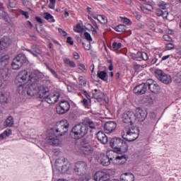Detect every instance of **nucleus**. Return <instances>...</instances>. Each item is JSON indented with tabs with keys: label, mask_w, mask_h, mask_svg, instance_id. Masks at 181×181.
Here are the masks:
<instances>
[{
	"label": "nucleus",
	"mask_w": 181,
	"mask_h": 181,
	"mask_svg": "<svg viewBox=\"0 0 181 181\" xmlns=\"http://www.w3.org/2000/svg\"><path fill=\"white\" fill-rule=\"evenodd\" d=\"M141 59H143L145 61L148 60V59H149V57H148V54L144 52H142Z\"/></svg>",
	"instance_id": "5fc2aeb1"
},
{
	"label": "nucleus",
	"mask_w": 181,
	"mask_h": 181,
	"mask_svg": "<svg viewBox=\"0 0 181 181\" xmlns=\"http://www.w3.org/2000/svg\"><path fill=\"white\" fill-rule=\"evenodd\" d=\"M166 47L168 50H172V49L175 48V45L172 43H168L166 45Z\"/></svg>",
	"instance_id": "6e6d98bb"
},
{
	"label": "nucleus",
	"mask_w": 181,
	"mask_h": 181,
	"mask_svg": "<svg viewBox=\"0 0 181 181\" xmlns=\"http://www.w3.org/2000/svg\"><path fill=\"white\" fill-rule=\"evenodd\" d=\"M155 83H156V81L152 79H148L146 83H144V84L146 85V88H148V87L149 88L150 86H153V84H155Z\"/></svg>",
	"instance_id": "79ce46f5"
},
{
	"label": "nucleus",
	"mask_w": 181,
	"mask_h": 181,
	"mask_svg": "<svg viewBox=\"0 0 181 181\" xmlns=\"http://www.w3.org/2000/svg\"><path fill=\"white\" fill-rule=\"evenodd\" d=\"M63 166V161H62V160L60 159H57L55 161V168L57 170H59V172H60V170H62V168Z\"/></svg>",
	"instance_id": "f704fd0d"
},
{
	"label": "nucleus",
	"mask_w": 181,
	"mask_h": 181,
	"mask_svg": "<svg viewBox=\"0 0 181 181\" xmlns=\"http://www.w3.org/2000/svg\"><path fill=\"white\" fill-rule=\"evenodd\" d=\"M148 90L146 88V84L145 83H142L134 87L133 91L134 94H138L139 95H142V94H145Z\"/></svg>",
	"instance_id": "2eb2a0df"
},
{
	"label": "nucleus",
	"mask_w": 181,
	"mask_h": 181,
	"mask_svg": "<svg viewBox=\"0 0 181 181\" xmlns=\"http://www.w3.org/2000/svg\"><path fill=\"white\" fill-rule=\"evenodd\" d=\"M47 70H49V71H50V73H52L53 76H55L56 78H60L59 77V75L57 74V72L55 71L54 69H53L52 67H50L49 66H47Z\"/></svg>",
	"instance_id": "ea45409f"
},
{
	"label": "nucleus",
	"mask_w": 181,
	"mask_h": 181,
	"mask_svg": "<svg viewBox=\"0 0 181 181\" xmlns=\"http://www.w3.org/2000/svg\"><path fill=\"white\" fill-rule=\"evenodd\" d=\"M84 30V28L80 23H78L76 25V29H74V31L76 32V33H81Z\"/></svg>",
	"instance_id": "a19ab883"
},
{
	"label": "nucleus",
	"mask_w": 181,
	"mask_h": 181,
	"mask_svg": "<svg viewBox=\"0 0 181 181\" xmlns=\"http://www.w3.org/2000/svg\"><path fill=\"white\" fill-rule=\"evenodd\" d=\"M97 76L98 78H100V80H103V81H107V76H108V74L105 71H98Z\"/></svg>",
	"instance_id": "c85d7f7f"
},
{
	"label": "nucleus",
	"mask_w": 181,
	"mask_h": 181,
	"mask_svg": "<svg viewBox=\"0 0 181 181\" xmlns=\"http://www.w3.org/2000/svg\"><path fill=\"white\" fill-rule=\"evenodd\" d=\"M11 135H12V129H6L0 134V140L2 141V139H5L6 137L11 136Z\"/></svg>",
	"instance_id": "c756f323"
},
{
	"label": "nucleus",
	"mask_w": 181,
	"mask_h": 181,
	"mask_svg": "<svg viewBox=\"0 0 181 181\" xmlns=\"http://www.w3.org/2000/svg\"><path fill=\"white\" fill-rule=\"evenodd\" d=\"M59 33L62 35V36H66L67 35V33H66V31H64L63 29L62 28H59L58 29Z\"/></svg>",
	"instance_id": "052dcab7"
},
{
	"label": "nucleus",
	"mask_w": 181,
	"mask_h": 181,
	"mask_svg": "<svg viewBox=\"0 0 181 181\" xmlns=\"http://www.w3.org/2000/svg\"><path fill=\"white\" fill-rule=\"evenodd\" d=\"M88 133V127H87V125L78 124L72 128L71 135H72L75 139H80L83 138V136H86Z\"/></svg>",
	"instance_id": "39448f33"
},
{
	"label": "nucleus",
	"mask_w": 181,
	"mask_h": 181,
	"mask_svg": "<svg viewBox=\"0 0 181 181\" xmlns=\"http://www.w3.org/2000/svg\"><path fill=\"white\" fill-rule=\"evenodd\" d=\"M148 90H150L151 93H153V94H159V93H160V86L156 82L148 87Z\"/></svg>",
	"instance_id": "393cba45"
},
{
	"label": "nucleus",
	"mask_w": 181,
	"mask_h": 181,
	"mask_svg": "<svg viewBox=\"0 0 181 181\" xmlns=\"http://www.w3.org/2000/svg\"><path fill=\"white\" fill-rule=\"evenodd\" d=\"M30 86L27 90V94L30 97H37L41 101H46V88L45 86H38L37 83L30 82Z\"/></svg>",
	"instance_id": "7ed1b4c3"
},
{
	"label": "nucleus",
	"mask_w": 181,
	"mask_h": 181,
	"mask_svg": "<svg viewBox=\"0 0 181 181\" xmlns=\"http://www.w3.org/2000/svg\"><path fill=\"white\" fill-rule=\"evenodd\" d=\"M5 76V78L0 79V88H5L6 86H8V83H9V81L8 80V74L5 73L3 75V77Z\"/></svg>",
	"instance_id": "bb28decb"
},
{
	"label": "nucleus",
	"mask_w": 181,
	"mask_h": 181,
	"mask_svg": "<svg viewBox=\"0 0 181 181\" xmlns=\"http://www.w3.org/2000/svg\"><path fill=\"white\" fill-rule=\"evenodd\" d=\"M122 47V44H121V42H113L112 45V49H114V50H119V49H121Z\"/></svg>",
	"instance_id": "4c0bfd02"
},
{
	"label": "nucleus",
	"mask_w": 181,
	"mask_h": 181,
	"mask_svg": "<svg viewBox=\"0 0 181 181\" xmlns=\"http://www.w3.org/2000/svg\"><path fill=\"white\" fill-rule=\"evenodd\" d=\"M93 98H95V100H98L100 98H101V96H100V94L97 92H95L93 93Z\"/></svg>",
	"instance_id": "e2e57ef3"
},
{
	"label": "nucleus",
	"mask_w": 181,
	"mask_h": 181,
	"mask_svg": "<svg viewBox=\"0 0 181 181\" xmlns=\"http://www.w3.org/2000/svg\"><path fill=\"white\" fill-rule=\"evenodd\" d=\"M59 98H60L59 93H51L46 97L47 103L48 104H56V103L59 101Z\"/></svg>",
	"instance_id": "6ab92c4d"
},
{
	"label": "nucleus",
	"mask_w": 181,
	"mask_h": 181,
	"mask_svg": "<svg viewBox=\"0 0 181 181\" xmlns=\"http://www.w3.org/2000/svg\"><path fill=\"white\" fill-rule=\"evenodd\" d=\"M163 39L165 42H172V37L169 35H164Z\"/></svg>",
	"instance_id": "603ef678"
},
{
	"label": "nucleus",
	"mask_w": 181,
	"mask_h": 181,
	"mask_svg": "<svg viewBox=\"0 0 181 181\" xmlns=\"http://www.w3.org/2000/svg\"><path fill=\"white\" fill-rule=\"evenodd\" d=\"M111 160L113 162V158L108 157L105 154H100L99 157V162L103 166H109L111 164Z\"/></svg>",
	"instance_id": "dca6fc26"
},
{
	"label": "nucleus",
	"mask_w": 181,
	"mask_h": 181,
	"mask_svg": "<svg viewBox=\"0 0 181 181\" xmlns=\"http://www.w3.org/2000/svg\"><path fill=\"white\" fill-rule=\"evenodd\" d=\"M8 64H9V55L0 56V71H4Z\"/></svg>",
	"instance_id": "f3484780"
},
{
	"label": "nucleus",
	"mask_w": 181,
	"mask_h": 181,
	"mask_svg": "<svg viewBox=\"0 0 181 181\" xmlns=\"http://www.w3.org/2000/svg\"><path fill=\"white\" fill-rule=\"evenodd\" d=\"M121 181H134L135 176L131 173H126L120 175Z\"/></svg>",
	"instance_id": "4be33fe9"
},
{
	"label": "nucleus",
	"mask_w": 181,
	"mask_h": 181,
	"mask_svg": "<svg viewBox=\"0 0 181 181\" xmlns=\"http://www.w3.org/2000/svg\"><path fill=\"white\" fill-rule=\"evenodd\" d=\"M21 15L25 16V19H29V13L28 11H21Z\"/></svg>",
	"instance_id": "8fccbe9b"
},
{
	"label": "nucleus",
	"mask_w": 181,
	"mask_h": 181,
	"mask_svg": "<svg viewBox=\"0 0 181 181\" xmlns=\"http://www.w3.org/2000/svg\"><path fill=\"white\" fill-rule=\"evenodd\" d=\"M139 136V131H136L135 129L133 132L122 134L123 139H125L129 142H132L134 141H136V139H138Z\"/></svg>",
	"instance_id": "4468645a"
},
{
	"label": "nucleus",
	"mask_w": 181,
	"mask_h": 181,
	"mask_svg": "<svg viewBox=\"0 0 181 181\" xmlns=\"http://www.w3.org/2000/svg\"><path fill=\"white\" fill-rule=\"evenodd\" d=\"M87 169L88 167L87 163L84 161H78L75 164L74 171L76 175L81 176V175H86L87 173Z\"/></svg>",
	"instance_id": "6e6552de"
},
{
	"label": "nucleus",
	"mask_w": 181,
	"mask_h": 181,
	"mask_svg": "<svg viewBox=\"0 0 181 181\" xmlns=\"http://www.w3.org/2000/svg\"><path fill=\"white\" fill-rule=\"evenodd\" d=\"M117 128V123L114 122H107L104 125L105 132L106 134H111V132L115 131Z\"/></svg>",
	"instance_id": "a211bd4d"
},
{
	"label": "nucleus",
	"mask_w": 181,
	"mask_h": 181,
	"mask_svg": "<svg viewBox=\"0 0 181 181\" xmlns=\"http://www.w3.org/2000/svg\"><path fill=\"white\" fill-rule=\"evenodd\" d=\"M83 125L89 127L90 129H95V123H94V122L91 121L90 119L85 120Z\"/></svg>",
	"instance_id": "2f4dec72"
},
{
	"label": "nucleus",
	"mask_w": 181,
	"mask_h": 181,
	"mask_svg": "<svg viewBox=\"0 0 181 181\" xmlns=\"http://www.w3.org/2000/svg\"><path fill=\"white\" fill-rule=\"evenodd\" d=\"M155 76L159 81H161V83L164 84H170V83H172V77L170 75L165 74L162 70L157 69L155 71Z\"/></svg>",
	"instance_id": "0eeeda50"
},
{
	"label": "nucleus",
	"mask_w": 181,
	"mask_h": 181,
	"mask_svg": "<svg viewBox=\"0 0 181 181\" xmlns=\"http://www.w3.org/2000/svg\"><path fill=\"white\" fill-rule=\"evenodd\" d=\"M84 36L86 40H88V42H93V38L91 37V35H90V33H88V32H85Z\"/></svg>",
	"instance_id": "a18cd8bd"
},
{
	"label": "nucleus",
	"mask_w": 181,
	"mask_h": 181,
	"mask_svg": "<svg viewBox=\"0 0 181 181\" xmlns=\"http://www.w3.org/2000/svg\"><path fill=\"white\" fill-rule=\"evenodd\" d=\"M175 81L177 84L181 83V71L177 74V76L175 79Z\"/></svg>",
	"instance_id": "c03bdc74"
},
{
	"label": "nucleus",
	"mask_w": 181,
	"mask_h": 181,
	"mask_svg": "<svg viewBox=\"0 0 181 181\" xmlns=\"http://www.w3.org/2000/svg\"><path fill=\"white\" fill-rule=\"evenodd\" d=\"M135 130L139 131V128L136 126H132V124H128L127 126H125L123 134H131V132H134Z\"/></svg>",
	"instance_id": "b1692460"
},
{
	"label": "nucleus",
	"mask_w": 181,
	"mask_h": 181,
	"mask_svg": "<svg viewBox=\"0 0 181 181\" xmlns=\"http://www.w3.org/2000/svg\"><path fill=\"white\" fill-rule=\"evenodd\" d=\"M133 15L134 17H136V19H137V21H139V19H141V18H142L141 14H139V13H138L136 11L134 12Z\"/></svg>",
	"instance_id": "3c124183"
},
{
	"label": "nucleus",
	"mask_w": 181,
	"mask_h": 181,
	"mask_svg": "<svg viewBox=\"0 0 181 181\" xmlns=\"http://www.w3.org/2000/svg\"><path fill=\"white\" fill-rule=\"evenodd\" d=\"M8 98H9V95L5 91L0 92V103L1 104L8 103Z\"/></svg>",
	"instance_id": "a878e982"
},
{
	"label": "nucleus",
	"mask_w": 181,
	"mask_h": 181,
	"mask_svg": "<svg viewBox=\"0 0 181 181\" xmlns=\"http://www.w3.org/2000/svg\"><path fill=\"white\" fill-rule=\"evenodd\" d=\"M26 81H28V83H38L39 76L35 73L28 72V70H23L19 71L15 78V84L17 86V87H18V88H21V90H23V87Z\"/></svg>",
	"instance_id": "f03ea898"
},
{
	"label": "nucleus",
	"mask_w": 181,
	"mask_h": 181,
	"mask_svg": "<svg viewBox=\"0 0 181 181\" xmlns=\"http://www.w3.org/2000/svg\"><path fill=\"white\" fill-rule=\"evenodd\" d=\"M81 103L84 107H87L88 105V100L86 98H83Z\"/></svg>",
	"instance_id": "680f3d73"
},
{
	"label": "nucleus",
	"mask_w": 181,
	"mask_h": 181,
	"mask_svg": "<svg viewBox=\"0 0 181 181\" xmlns=\"http://www.w3.org/2000/svg\"><path fill=\"white\" fill-rule=\"evenodd\" d=\"M57 113L62 115L70 110V103L66 100H62L56 107Z\"/></svg>",
	"instance_id": "9d476101"
},
{
	"label": "nucleus",
	"mask_w": 181,
	"mask_h": 181,
	"mask_svg": "<svg viewBox=\"0 0 181 181\" xmlns=\"http://www.w3.org/2000/svg\"><path fill=\"white\" fill-rule=\"evenodd\" d=\"M110 146L117 153H126L128 152V144L127 141L119 137L112 138L110 141Z\"/></svg>",
	"instance_id": "20e7f679"
},
{
	"label": "nucleus",
	"mask_w": 181,
	"mask_h": 181,
	"mask_svg": "<svg viewBox=\"0 0 181 181\" xmlns=\"http://www.w3.org/2000/svg\"><path fill=\"white\" fill-rule=\"evenodd\" d=\"M6 12L4 11V4L0 5V19H5L7 16Z\"/></svg>",
	"instance_id": "72a5a7b5"
},
{
	"label": "nucleus",
	"mask_w": 181,
	"mask_h": 181,
	"mask_svg": "<svg viewBox=\"0 0 181 181\" xmlns=\"http://www.w3.org/2000/svg\"><path fill=\"white\" fill-rule=\"evenodd\" d=\"M69 168L67 166V165H62V167L61 170H59V172L61 173H66L69 170Z\"/></svg>",
	"instance_id": "37998d69"
},
{
	"label": "nucleus",
	"mask_w": 181,
	"mask_h": 181,
	"mask_svg": "<svg viewBox=\"0 0 181 181\" xmlns=\"http://www.w3.org/2000/svg\"><path fill=\"white\" fill-rule=\"evenodd\" d=\"M10 42H9V38L7 37H4L0 40V52L1 50H4L9 46Z\"/></svg>",
	"instance_id": "5701e85b"
},
{
	"label": "nucleus",
	"mask_w": 181,
	"mask_h": 181,
	"mask_svg": "<svg viewBox=\"0 0 181 181\" xmlns=\"http://www.w3.org/2000/svg\"><path fill=\"white\" fill-rule=\"evenodd\" d=\"M78 66L80 70H82L83 71H87V69H86V66L84 65V64L79 63L78 64Z\"/></svg>",
	"instance_id": "09e8293b"
},
{
	"label": "nucleus",
	"mask_w": 181,
	"mask_h": 181,
	"mask_svg": "<svg viewBox=\"0 0 181 181\" xmlns=\"http://www.w3.org/2000/svg\"><path fill=\"white\" fill-rule=\"evenodd\" d=\"M95 181H107L110 180V175L107 172L98 171L94 175Z\"/></svg>",
	"instance_id": "ddd939ff"
},
{
	"label": "nucleus",
	"mask_w": 181,
	"mask_h": 181,
	"mask_svg": "<svg viewBox=\"0 0 181 181\" xmlns=\"http://www.w3.org/2000/svg\"><path fill=\"white\" fill-rule=\"evenodd\" d=\"M115 30L119 33H124V32H127V26H125V25L120 24L115 28Z\"/></svg>",
	"instance_id": "7c9ffc66"
},
{
	"label": "nucleus",
	"mask_w": 181,
	"mask_h": 181,
	"mask_svg": "<svg viewBox=\"0 0 181 181\" xmlns=\"http://www.w3.org/2000/svg\"><path fill=\"white\" fill-rule=\"evenodd\" d=\"M136 121L139 122H143L146 119V117L148 116V112L146 110H142L141 107H137L136 109Z\"/></svg>",
	"instance_id": "f8f14e48"
},
{
	"label": "nucleus",
	"mask_w": 181,
	"mask_h": 181,
	"mask_svg": "<svg viewBox=\"0 0 181 181\" xmlns=\"http://www.w3.org/2000/svg\"><path fill=\"white\" fill-rule=\"evenodd\" d=\"M18 1L16 0H9L8 8H16Z\"/></svg>",
	"instance_id": "58836bf2"
},
{
	"label": "nucleus",
	"mask_w": 181,
	"mask_h": 181,
	"mask_svg": "<svg viewBox=\"0 0 181 181\" xmlns=\"http://www.w3.org/2000/svg\"><path fill=\"white\" fill-rule=\"evenodd\" d=\"M69 131V122L67 120L57 122L53 128L47 131V144L51 146H59L62 144V140L58 136H64Z\"/></svg>",
	"instance_id": "f257e3e1"
},
{
	"label": "nucleus",
	"mask_w": 181,
	"mask_h": 181,
	"mask_svg": "<svg viewBox=\"0 0 181 181\" xmlns=\"http://www.w3.org/2000/svg\"><path fill=\"white\" fill-rule=\"evenodd\" d=\"M83 94H84L85 97H86V98H88V100H91V96L86 90L83 91Z\"/></svg>",
	"instance_id": "0e129e2a"
},
{
	"label": "nucleus",
	"mask_w": 181,
	"mask_h": 181,
	"mask_svg": "<svg viewBox=\"0 0 181 181\" xmlns=\"http://www.w3.org/2000/svg\"><path fill=\"white\" fill-rule=\"evenodd\" d=\"M128 160L127 155L118 156L115 158H113V163L115 165H124Z\"/></svg>",
	"instance_id": "aec40b11"
},
{
	"label": "nucleus",
	"mask_w": 181,
	"mask_h": 181,
	"mask_svg": "<svg viewBox=\"0 0 181 181\" xmlns=\"http://www.w3.org/2000/svg\"><path fill=\"white\" fill-rule=\"evenodd\" d=\"M78 81L81 86H86L87 84L86 79L83 78V76H79Z\"/></svg>",
	"instance_id": "49530a36"
},
{
	"label": "nucleus",
	"mask_w": 181,
	"mask_h": 181,
	"mask_svg": "<svg viewBox=\"0 0 181 181\" xmlns=\"http://www.w3.org/2000/svg\"><path fill=\"white\" fill-rule=\"evenodd\" d=\"M14 121L12 116H8L4 122V127H13Z\"/></svg>",
	"instance_id": "cd10ccee"
},
{
	"label": "nucleus",
	"mask_w": 181,
	"mask_h": 181,
	"mask_svg": "<svg viewBox=\"0 0 181 181\" xmlns=\"http://www.w3.org/2000/svg\"><path fill=\"white\" fill-rule=\"evenodd\" d=\"M95 19H97L100 23L105 24L108 21L107 20V17L103 15H98L97 17H94Z\"/></svg>",
	"instance_id": "473e14b6"
},
{
	"label": "nucleus",
	"mask_w": 181,
	"mask_h": 181,
	"mask_svg": "<svg viewBox=\"0 0 181 181\" xmlns=\"http://www.w3.org/2000/svg\"><path fill=\"white\" fill-rule=\"evenodd\" d=\"M66 42L69 45H71V46H73V45H74V42L73 41L71 37H67Z\"/></svg>",
	"instance_id": "864d4df0"
},
{
	"label": "nucleus",
	"mask_w": 181,
	"mask_h": 181,
	"mask_svg": "<svg viewBox=\"0 0 181 181\" xmlns=\"http://www.w3.org/2000/svg\"><path fill=\"white\" fill-rule=\"evenodd\" d=\"M83 48L85 49V50H90V49H91V44H86L84 42L82 43Z\"/></svg>",
	"instance_id": "de8ad7c7"
},
{
	"label": "nucleus",
	"mask_w": 181,
	"mask_h": 181,
	"mask_svg": "<svg viewBox=\"0 0 181 181\" xmlns=\"http://www.w3.org/2000/svg\"><path fill=\"white\" fill-rule=\"evenodd\" d=\"M136 59H142V52H138L136 54Z\"/></svg>",
	"instance_id": "338daca9"
},
{
	"label": "nucleus",
	"mask_w": 181,
	"mask_h": 181,
	"mask_svg": "<svg viewBox=\"0 0 181 181\" xmlns=\"http://www.w3.org/2000/svg\"><path fill=\"white\" fill-rule=\"evenodd\" d=\"M168 15H169V12H168L167 11H163V14L161 15V16L162 18H163V19H166Z\"/></svg>",
	"instance_id": "13d9d810"
},
{
	"label": "nucleus",
	"mask_w": 181,
	"mask_h": 181,
	"mask_svg": "<svg viewBox=\"0 0 181 181\" xmlns=\"http://www.w3.org/2000/svg\"><path fill=\"white\" fill-rule=\"evenodd\" d=\"M96 135L98 141H100L101 144H103V145H105V144H108V137L107 136V135H105V133H103V131H99Z\"/></svg>",
	"instance_id": "412c9836"
},
{
	"label": "nucleus",
	"mask_w": 181,
	"mask_h": 181,
	"mask_svg": "<svg viewBox=\"0 0 181 181\" xmlns=\"http://www.w3.org/2000/svg\"><path fill=\"white\" fill-rule=\"evenodd\" d=\"M79 150L84 155H91L93 153V148H91V146H90L86 140H82L81 141Z\"/></svg>",
	"instance_id": "9b49d317"
},
{
	"label": "nucleus",
	"mask_w": 181,
	"mask_h": 181,
	"mask_svg": "<svg viewBox=\"0 0 181 181\" xmlns=\"http://www.w3.org/2000/svg\"><path fill=\"white\" fill-rule=\"evenodd\" d=\"M136 120V115L132 111L125 112L122 115V121L127 125H132Z\"/></svg>",
	"instance_id": "1a4fd4ad"
},
{
	"label": "nucleus",
	"mask_w": 181,
	"mask_h": 181,
	"mask_svg": "<svg viewBox=\"0 0 181 181\" xmlns=\"http://www.w3.org/2000/svg\"><path fill=\"white\" fill-rule=\"evenodd\" d=\"M46 21L51 23H54L56 21L54 20V17H53V16H52L49 13H46Z\"/></svg>",
	"instance_id": "e433bc0d"
},
{
	"label": "nucleus",
	"mask_w": 181,
	"mask_h": 181,
	"mask_svg": "<svg viewBox=\"0 0 181 181\" xmlns=\"http://www.w3.org/2000/svg\"><path fill=\"white\" fill-rule=\"evenodd\" d=\"M136 29H144V28H145V25H142V23H138L136 25Z\"/></svg>",
	"instance_id": "69168bd1"
},
{
	"label": "nucleus",
	"mask_w": 181,
	"mask_h": 181,
	"mask_svg": "<svg viewBox=\"0 0 181 181\" xmlns=\"http://www.w3.org/2000/svg\"><path fill=\"white\" fill-rule=\"evenodd\" d=\"M81 177H80L78 179V181H88V180L87 179V177H86V175H81Z\"/></svg>",
	"instance_id": "bf43d9fd"
},
{
	"label": "nucleus",
	"mask_w": 181,
	"mask_h": 181,
	"mask_svg": "<svg viewBox=\"0 0 181 181\" xmlns=\"http://www.w3.org/2000/svg\"><path fill=\"white\" fill-rule=\"evenodd\" d=\"M159 8H160V9H168V8H169L170 5L168 3H165V1H160L158 4Z\"/></svg>",
	"instance_id": "c9c22d12"
},
{
	"label": "nucleus",
	"mask_w": 181,
	"mask_h": 181,
	"mask_svg": "<svg viewBox=\"0 0 181 181\" xmlns=\"http://www.w3.org/2000/svg\"><path fill=\"white\" fill-rule=\"evenodd\" d=\"M163 13V11L160 9H158L156 11V14L158 15V16H162Z\"/></svg>",
	"instance_id": "774afa93"
},
{
	"label": "nucleus",
	"mask_w": 181,
	"mask_h": 181,
	"mask_svg": "<svg viewBox=\"0 0 181 181\" xmlns=\"http://www.w3.org/2000/svg\"><path fill=\"white\" fill-rule=\"evenodd\" d=\"M33 52H35V53H37V54H40L41 52L40 49H39V48H37L36 46H33Z\"/></svg>",
	"instance_id": "4d7b16f0"
},
{
	"label": "nucleus",
	"mask_w": 181,
	"mask_h": 181,
	"mask_svg": "<svg viewBox=\"0 0 181 181\" xmlns=\"http://www.w3.org/2000/svg\"><path fill=\"white\" fill-rule=\"evenodd\" d=\"M26 62H28V59L25 54H18L12 61L11 69L13 70H19Z\"/></svg>",
	"instance_id": "423d86ee"
}]
</instances>
